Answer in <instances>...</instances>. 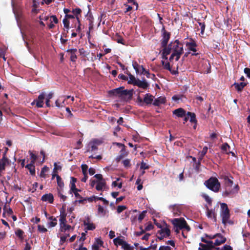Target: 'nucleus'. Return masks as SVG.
<instances>
[{
	"label": "nucleus",
	"mask_w": 250,
	"mask_h": 250,
	"mask_svg": "<svg viewBox=\"0 0 250 250\" xmlns=\"http://www.w3.org/2000/svg\"><path fill=\"white\" fill-rule=\"evenodd\" d=\"M120 179L117 178L116 180L112 182V186L113 187H118L119 188H121L122 187V183L120 182Z\"/></svg>",
	"instance_id": "e433bc0d"
},
{
	"label": "nucleus",
	"mask_w": 250,
	"mask_h": 250,
	"mask_svg": "<svg viewBox=\"0 0 250 250\" xmlns=\"http://www.w3.org/2000/svg\"><path fill=\"white\" fill-rule=\"evenodd\" d=\"M225 187L232 186L233 181L227 176L224 177Z\"/></svg>",
	"instance_id": "a19ab883"
},
{
	"label": "nucleus",
	"mask_w": 250,
	"mask_h": 250,
	"mask_svg": "<svg viewBox=\"0 0 250 250\" xmlns=\"http://www.w3.org/2000/svg\"><path fill=\"white\" fill-rule=\"evenodd\" d=\"M149 168V166L143 161L140 164V169H147Z\"/></svg>",
	"instance_id": "5fc2aeb1"
},
{
	"label": "nucleus",
	"mask_w": 250,
	"mask_h": 250,
	"mask_svg": "<svg viewBox=\"0 0 250 250\" xmlns=\"http://www.w3.org/2000/svg\"><path fill=\"white\" fill-rule=\"evenodd\" d=\"M205 185L208 188L215 192L219 191L220 188V184L215 177H211L206 181Z\"/></svg>",
	"instance_id": "20e7f679"
},
{
	"label": "nucleus",
	"mask_w": 250,
	"mask_h": 250,
	"mask_svg": "<svg viewBox=\"0 0 250 250\" xmlns=\"http://www.w3.org/2000/svg\"><path fill=\"white\" fill-rule=\"evenodd\" d=\"M134 85H137L143 89H146L148 87V84L145 81H141L137 79Z\"/></svg>",
	"instance_id": "cd10ccee"
},
{
	"label": "nucleus",
	"mask_w": 250,
	"mask_h": 250,
	"mask_svg": "<svg viewBox=\"0 0 250 250\" xmlns=\"http://www.w3.org/2000/svg\"><path fill=\"white\" fill-rule=\"evenodd\" d=\"M3 209H4V212L3 213V215H4L5 214L10 215L13 213V211H12V209L9 208H7L6 207H5Z\"/></svg>",
	"instance_id": "3c124183"
},
{
	"label": "nucleus",
	"mask_w": 250,
	"mask_h": 250,
	"mask_svg": "<svg viewBox=\"0 0 250 250\" xmlns=\"http://www.w3.org/2000/svg\"><path fill=\"white\" fill-rule=\"evenodd\" d=\"M122 247L125 250H130V246L125 241L122 245Z\"/></svg>",
	"instance_id": "e2e57ef3"
},
{
	"label": "nucleus",
	"mask_w": 250,
	"mask_h": 250,
	"mask_svg": "<svg viewBox=\"0 0 250 250\" xmlns=\"http://www.w3.org/2000/svg\"><path fill=\"white\" fill-rule=\"evenodd\" d=\"M42 200L44 202H48L49 203H52L54 201V197L52 194H45L42 197Z\"/></svg>",
	"instance_id": "6ab92c4d"
},
{
	"label": "nucleus",
	"mask_w": 250,
	"mask_h": 250,
	"mask_svg": "<svg viewBox=\"0 0 250 250\" xmlns=\"http://www.w3.org/2000/svg\"><path fill=\"white\" fill-rule=\"evenodd\" d=\"M15 234L16 235L19 237L21 240H23L24 239L23 235L24 232L20 229H18L15 230Z\"/></svg>",
	"instance_id": "2f4dec72"
},
{
	"label": "nucleus",
	"mask_w": 250,
	"mask_h": 250,
	"mask_svg": "<svg viewBox=\"0 0 250 250\" xmlns=\"http://www.w3.org/2000/svg\"><path fill=\"white\" fill-rule=\"evenodd\" d=\"M25 167L29 170L30 173L32 175H35V167L34 166V163H30V164H27L25 166Z\"/></svg>",
	"instance_id": "c85d7f7f"
},
{
	"label": "nucleus",
	"mask_w": 250,
	"mask_h": 250,
	"mask_svg": "<svg viewBox=\"0 0 250 250\" xmlns=\"http://www.w3.org/2000/svg\"><path fill=\"white\" fill-rule=\"evenodd\" d=\"M244 73L247 75V76L250 78V69L249 68H245L244 69Z\"/></svg>",
	"instance_id": "338daca9"
},
{
	"label": "nucleus",
	"mask_w": 250,
	"mask_h": 250,
	"mask_svg": "<svg viewBox=\"0 0 250 250\" xmlns=\"http://www.w3.org/2000/svg\"><path fill=\"white\" fill-rule=\"evenodd\" d=\"M186 45L192 55H197V53H195L196 52V44L193 41H191L190 42H186Z\"/></svg>",
	"instance_id": "ddd939ff"
},
{
	"label": "nucleus",
	"mask_w": 250,
	"mask_h": 250,
	"mask_svg": "<svg viewBox=\"0 0 250 250\" xmlns=\"http://www.w3.org/2000/svg\"><path fill=\"white\" fill-rule=\"evenodd\" d=\"M49 23L48 24V26L49 29H52L54 27V24L57 23L58 20L56 16H51L50 17V20L49 21Z\"/></svg>",
	"instance_id": "4be33fe9"
},
{
	"label": "nucleus",
	"mask_w": 250,
	"mask_h": 250,
	"mask_svg": "<svg viewBox=\"0 0 250 250\" xmlns=\"http://www.w3.org/2000/svg\"><path fill=\"white\" fill-rule=\"evenodd\" d=\"M70 232H66L65 233L59 232L57 234L58 237L60 238V243L61 244H63L66 241L67 237L69 236Z\"/></svg>",
	"instance_id": "a211bd4d"
},
{
	"label": "nucleus",
	"mask_w": 250,
	"mask_h": 250,
	"mask_svg": "<svg viewBox=\"0 0 250 250\" xmlns=\"http://www.w3.org/2000/svg\"><path fill=\"white\" fill-rule=\"evenodd\" d=\"M6 160L7 159L5 157H3V158L0 160V172L4 170Z\"/></svg>",
	"instance_id": "ea45409f"
},
{
	"label": "nucleus",
	"mask_w": 250,
	"mask_h": 250,
	"mask_svg": "<svg viewBox=\"0 0 250 250\" xmlns=\"http://www.w3.org/2000/svg\"><path fill=\"white\" fill-rule=\"evenodd\" d=\"M79 52H80V54L81 55H82L83 57H85L86 56L87 53H86V52L85 51V50H84L83 48H80V49H79Z\"/></svg>",
	"instance_id": "69168bd1"
},
{
	"label": "nucleus",
	"mask_w": 250,
	"mask_h": 250,
	"mask_svg": "<svg viewBox=\"0 0 250 250\" xmlns=\"http://www.w3.org/2000/svg\"><path fill=\"white\" fill-rule=\"evenodd\" d=\"M38 230L41 233H45L47 231V229H46L43 226L39 225L38 226Z\"/></svg>",
	"instance_id": "09e8293b"
},
{
	"label": "nucleus",
	"mask_w": 250,
	"mask_h": 250,
	"mask_svg": "<svg viewBox=\"0 0 250 250\" xmlns=\"http://www.w3.org/2000/svg\"><path fill=\"white\" fill-rule=\"evenodd\" d=\"M77 182L76 178L74 177H71V180L70 183V193H72V192L74 191H76V190L78 189V188H76L75 183Z\"/></svg>",
	"instance_id": "bb28decb"
},
{
	"label": "nucleus",
	"mask_w": 250,
	"mask_h": 250,
	"mask_svg": "<svg viewBox=\"0 0 250 250\" xmlns=\"http://www.w3.org/2000/svg\"><path fill=\"white\" fill-rule=\"evenodd\" d=\"M206 215L208 218L211 219L215 218V213L212 209H209L208 208H207L206 211Z\"/></svg>",
	"instance_id": "473e14b6"
},
{
	"label": "nucleus",
	"mask_w": 250,
	"mask_h": 250,
	"mask_svg": "<svg viewBox=\"0 0 250 250\" xmlns=\"http://www.w3.org/2000/svg\"><path fill=\"white\" fill-rule=\"evenodd\" d=\"M137 80V79H136L134 76L131 74L129 75V77L127 79L128 83L129 84H132L133 85L135 84Z\"/></svg>",
	"instance_id": "58836bf2"
},
{
	"label": "nucleus",
	"mask_w": 250,
	"mask_h": 250,
	"mask_svg": "<svg viewBox=\"0 0 250 250\" xmlns=\"http://www.w3.org/2000/svg\"><path fill=\"white\" fill-rule=\"evenodd\" d=\"M139 71H138L137 73H140L141 74H143L144 75H146L148 77V75L149 74L148 71L146 70L143 65H141L140 67V69H139Z\"/></svg>",
	"instance_id": "4c0bfd02"
},
{
	"label": "nucleus",
	"mask_w": 250,
	"mask_h": 250,
	"mask_svg": "<svg viewBox=\"0 0 250 250\" xmlns=\"http://www.w3.org/2000/svg\"><path fill=\"white\" fill-rule=\"evenodd\" d=\"M233 85L235 86V89L238 92H240L241 91L244 87L246 85V84L245 83L241 82L240 83H235Z\"/></svg>",
	"instance_id": "7c9ffc66"
},
{
	"label": "nucleus",
	"mask_w": 250,
	"mask_h": 250,
	"mask_svg": "<svg viewBox=\"0 0 250 250\" xmlns=\"http://www.w3.org/2000/svg\"><path fill=\"white\" fill-rule=\"evenodd\" d=\"M201 196L209 205L211 204L212 200L207 194L203 193Z\"/></svg>",
	"instance_id": "79ce46f5"
},
{
	"label": "nucleus",
	"mask_w": 250,
	"mask_h": 250,
	"mask_svg": "<svg viewBox=\"0 0 250 250\" xmlns=\"http://www.w3.org/2000/svg\"><path fill=\"white\" fill-rule=\"evenodd\" d=\"M229 147H230L228 145V144L226 143V144H223L222 146L221 149H222V151H223L224 152L228 153V151L229 150Z\"/></svg>",
	"instance_id": "de8ad7c7"
},
{
	"label": "nucleus",
	"mask_w": 250,
	"mask_h": 250,
	"mask_svg": "<svg viewBox=\"0 0 250 250\" xmlns=\"http://www.w3.org/2000/svg\"><path fill=\"white\" fill-rule=\"evenodd\" d=\"M123 164L125 167H128L130 166V160L129 159H125L123 161Z\"/></svg>",
	"instance_id": "0e129e2a"
},
{
	"label": "nucleus",
	"mask_w": 250,
	"mask_h": 250,
	"mask_svg": "<svg viewBox=\"0 0 250 250\" xmlns=\"http://www.w3.org/2000/svg\"><path fill=\"white\" fill-rule=\"evenodd\" d=\"M206 238H202V241L206 244H199L198 250H212L215 246H220L226 241V238L221 233L214 235H206Z\"/></svg>",
	"instance_id": "f03ea898"
},
{
	"label": "nucleus",
	"mask_w": 250,
	"mask_h": 250,
	"mask_svg": "<svg viewBox=\"0 0 250 250\" xmlns=\"http://www.w3.org/2000/svg\"><path fill=\"white\" fill-rule=\"evenodd\" d=\"M29 153L30 156V159H31V163H35V161L37 159V156L36 155H35L33 152H32L31 151H29Z\"/></svg>",
	"instance_id": "8fccbe9b"
},
{
	"label": "nucleus",
	"mask_w": 250,
	"mask_h": 250,
	"mask_svg": "<svg viewBox=\"0 0 250 250\" xmlns=\"http://www.w3.org/2000/svg\"><path fill=\"white\" fill-rule=\"evenodd\" d=\"M124 240L120 238H116L114 240V244L117 246H121L123 245Z\"/></svg>",
	"instance_id": "c03bdc74"
},
{
	"label": "nucleus",
	"mask_w": 250,
	"mask_h": 250,
	"mask_svg": "<svg viewBox=\"0 0 250 250\" xmlns=\"http://www.w3.org/2000/svg\"><path fill=\"white\" fill-rule=\"evenodd\" d=\"M96 179V189L98 191H102L106 188V182L102 174H97L94 175Z\"/></svg>",
	"instance_id": "0eeeda50"
},
{
	"label": "nucleus",
	"mask_w": 250,
	"mask_h": 250,
	"mask_svg": "<svg viewBox=\"0 0 250 250\" xmlns=\"http://www.w3.org/2000/svg\"><path fill=\"white\" fill-rule=\"evenodd\" d=\"M173 113L178 117H183L186 115V111L183 108H179L174 110Z\"/></svg>",
	"instance_id": "393cba45"
},
{
	"label": "nucleus",
	"mask_w": 250,
	"mask_h": 250,
	"mask_svg": "<svg viewBox=\"0 0 250 250\" xmlns=\"http://www.w3.org/2000/svg\"><path fill=\"white\" fill-rule=\"evenodd\" d=\"M53 95V93L52 92H50L48 94L47 97V98L46 99V101H45L46 106H47V107H50V104L49 102H50V99L52 98Z\"/></svg>",
	"instance_id": "37998d69"
},
{
	"label": "nucleus",
	"mask_w": 250,
	"mask_h": 250,
	"mask_svg": "<svg viewBox=\"0 0 250 250\" xmlns=\"http://www.w3.org/2000/svg\"><path fill=\"white\" fill-rule=\"evenodd\" d=\"M108 211L103 207L99 205L98 208V214L100 217L108 216Z\"/></svg>",
	"instance_id": "412c9836"
},
{
	"label": "nucleus",
	"mask_w": 250,
	"mask_h": 250,
	"mask_svg": "<svg viewBox=\"0 0 250 250\" xmlns=\"http://www.w3.org/2000/svg\"><path fill=\"white\" fill-rule=\"evenodd\" d=\"M62 22L64 27H65L67 29H68L69 27V22L68 19L66 18H64L62 21Z\"/></svg>",
	"instance_id": "6e6d98bb"
},
{
	"label": "nucleus",
	"mask_w": 250,
	"mask_h": 250,
	"mask_svg": "<svg viewBox=\"0 0 250 250\" xmlns=\"http://www.w3.org/2000/svg\"><path fill=\"white\" fill-rule=\"evenodd\" d=\"M48 167L46 166L42 168L41 172L40 173V176L41 177L45 178V172L47 171Z\"/></svg>",
	"instance_id": "603ef678"
},
{
	"label": "nucleus",
	"mask_w": 250,
	"mask_h": 250,
	"mask_svg": "<svg viewBox=\"0 0 250 250\" xmlns=\"http://www.w3.org/2000/svg\"><path fill=\"white\" fill-rule=\"evenodd\" d=\"M109 94L111 96L119 99L121 101L128 100L131 97L130 92L127 90L124 89L123 87H120L109 91Z\"/></svg>",
	"instance_id": "7ed1b4c3"
},
{
	"label": "nucleus",
	"mask_w": 250,
	"mask_h": 250,
	"mask_svg": "<svg viewBox=\"0 0 250 250\" xmlns=\"http://www.w3.org/2000/svg\"><path fill=\"white\" fill-rule=\"evenodd\" d=\"M44 98L45 94L44 92H42L39 95L37 99L34 100L31 103V105H36L38 108L42 107L44 104Z\"/></svg>",
	"instance_id": "9b49d317"
},
{
	"label": "nucleus",
	"mask_w": 250,
	"mask_h": 250,
	"mask_svg": "<svg viewBox=\"0 0 250 250\" xmlns=\"http://www.w3.org/2000/svg\"><path fill=\"white\" fill-rule=\"evenodd\" d=\"M166 101V98L163 96H161L154 99L153 104L155 106H159L162 104H165Z\"/></svg>",
	"instance_id": "aec40b11"
},
{
	"label": "nucleus",
	"mask_w": 250,
	"mask_h": 250,
	"mask_svg": "<svg viewBox=\"0 0 250 250\" xmlns=\"http://www.w3.org/2000/svg\"><path fill=\"white\" fill-rule=\"evenodd\" d=\"M50 222L47 223V227L49 228H53L55 227L57 224V220L55 217L53 216H50L48 218Z\"/></svg>",
	"instance_id": "a878e982"
},
{
	"label": "nucleus",
	"mask_w": 250,
	"mask_h": 250,
	"mask_svg": "<svg viewBox=\"0 0 250 250\" xmlns=\"http://www.w3.org/2000/svg\"><path fill=\"white\" fill-rule=\"evenodd\" d=\"M81 11H82L79 8L74 9H73V10L72 11L73 14L76 18L78 22H79L80 17H81Z\"/></svg>",
	"instance_id": "c756f323"
},
{
	"label": "nucleus",
	"mask_w": 250,
	"mask_h": 250,
	"mask_svg": "<svg viewBox=\"0 0 250 250\" xmlns=\"http://www.w3.org/2000/svg\"><path fill=\"white\" fill-rule=\"evenodd\" d=\"M154 100V97L149 94H146L144 98V102L147 104H153Z\"/></svg>",
	"instance_id": "5701e85b"
},
{
	"label": "nucleus",
	"mask_w": 250,
	"mask_h": 250,
	"mask_svg": "<svg viewBox=\"0 0 250 250\" xmlns=\"http://www.w3.org/2000/svg\"><path fill=\"white\" fill-rule=\"evenodd\" d=\"M221 217L222 220V223L224 224H226L229 222V210L228 207V206L225 203H221V212H220Z\"/></svg>",
	"instance_id": "39448f33"
},
{
	"label": "nucleus",
	"mask_w": 250,
	"mask_h": 250,
	"mask_svg": "<svg viewBox=\"0 0 250 250\" xmlns=\"http://www.w3.org/2000/svg\"><path fill=\"white\" fill-rule=\"evenodd\" d=\"M54 169H53V172H57L58 170H61L62 169V167L60 165H58L57 163H54Z\"/></svg>",
	"instance_id": "13d9d810"
},
{
	"label": "nucleus",
	"mask_w": 250,
	"mask_h": 250,
	"mask_svg": "<svg viewBox=\"0 0 250 250\" xmlns=\"http://www.w3.org/2000/svg\"><path fill=\"white\" fill-rule=\"evenodd\" d=\"M215 250H232V248L230 246L228 245H225L223 248H217L215 249Z\"/></svg>",
	"instance_id": "052dcab7"
},
{
	"label": "nucleus",
	"mask_w": 250,
	"mask_h": 250,
	"mask_svg": "<svg viewBox=\"0 0 250 250\" xmlns=\"http://www.w3.org/2000/svg\"><path fill=\"white\" fill-rule=\"evenodd\" d=\"M83 225L85 229L86 230H92L95 229V225L92 222H91L88 218L84 220L83 221Z\"/></svg>",
	"instance_id": "dca6fc26"
},
{
	"label": "nucleus",
	"mask_w": 250,
	"mask_h": 250,
	"mask_svg": "<svg viewBox=\"0 0 250 250\" xmlns=\"http://www.w3.org/2000/svg\"><path fill=\"white\" fill-rule=\"evenodd\" d=\"M169 208L171 210V211L173 212L174 215L179 216L180 215V213L181 212V208L180 205H170L169 207Z\"/></svg>",
	"instance_id": "f3484780"
},
{
	"label": "nucleus",
	"mask_w": 250,
	"mask_h": 250,
	"mask_svg": "<svg viewBox=\"0 0 250 250\" xmlns=\"http://www.w3.org/2000/svg\"><path fill=\"white\" fill-rule=\"evenodd\" d=\"M77 51V49H70L67 50V52H69L70 54V60L72 62H75L77 59L76 52Z\"/></svg>",
	"instance_id": "b1692460"
},
{
	"label": "nucleus",
	"mask_w": 250,
	"mask_h": 250,
	"mask_svg": "<svg viewBox=\"0 0 250 250\" xmlns=\"http://www.w3.org/2000/svg\"><path fill=\"white\" fill-rule=\"evenodd\" d=\"M74 230V228L70 225L67 224H63L60 226L59 231L61 233H65L66 232H72Z\"/></svg>",
	"instance_id": "2eb2a0df"
},
{
	"label": "nucleus",
	"mask_w": 250,
	"mask_h": 250,
	"mask_svg": "<svg viewBox=\"0 0 250 250\" xmlns=\"http://www.w3.org/2000/svg\"><path fill=\"white\" fill-rule=\"evenodd\" d=\"M103 244L104 242L100 238H95L92 246V250H100L103 247Z\"/></svg>",
	"instance_id": "4468645a"
},
{
	"label": "nucleus",
	"mask_w": 250,
	"mask_h": 250,
	"mask_svg": "<svg viewBox=\"0 0 250 250\" xmlns=\"http://www.w3.org/2000/svg\"><path fill=\"white\" fill-rule=\"evenodd\" d=\"M238 190L237 185L232 187V186L225 187V190L223 192V195L227 196H232L237 193Z\"/></svg>",
	"instance_id": "9d476101"
},
{
	"label": "nucleus",
	"mask_w": 250,
	"mask_h": 250,
	"mask_svg": "<svg viewBox=\"0 0 250 250\" xmlns=\"http://www.w3.org/2000/svg\"><path fill=\"white\" fill-rule=\"evenodd\" d=\"M104 142L102 138L93 139L90 141L87 145V151H95L98 149V146L101 145Z\"/></svg>",
	"instance_id": "6e6552de"
},
{
	"label": "nucleus",
	"mask_w": 250,
	"mask_h": 250,
	"mask_svg": "<svg viewBox=\"0 0 250 250\" xmlns=\"http://www.w3.org/2000/svg\"><path fill=\"white\" fill-rule=\"evenodd\" d=\"M147 211L146 210L143 211L138 216V220L139 222H141L142 220L145 218Z\"/></svg>",
	"instance_id": "864d4df0"
},
{
	"label": "nucleus",
	"mask_w": 250,
	"mask_h": 250,
	"mask_svg": "<svg viewBox=\"0 0 250 250\" xmlns=\"http://www.w3.org/2000/svg\"><path fill=\"white\" fill-rule=\"evenodd\" d=\"M59 225L60 226L62 225L63 224H66V214L64 213H61L60 215V218H59Z\"/></svg>",
	"instance_id": "c9c22d12"
},
{
	"label": "nucleus",
	"mask_w": 250,
	"mask_h": 250,
	"mask_svg": "<svg viewBox=\"0 0 250 250\" xmlns=\"http://www.w3.org/2000/svg\"><path fill=\"white\" fill-rule=\"evenodd\" d=\"M58 189V196L60 198V199L63 201H64L66 198H67V197L64 195L62 194V190H60L59 188H57Z\"/></svg>",
	"instance_id": "a18cd8bd"
},
{
	"label": "nucleus",
	"mask_w": 250,
	"mask_h": 250,
	"mask_svg": "<svg viewBox=\"0 0 250 250\" xmlns=\"http://www.w3.org/2000/svg\"><path fill=\"white\" fill-rule=\"evenodd\" d=\"M126 208V206H119L118 207H117V211L118 213H120L121 212H122L123 211H124V210H125V209Z\"/></svg>",
	"instance_id": "680f3d73"
},
{
	"label": "nucleus",
	"mask_w": 250,
	"mask_h": 250,
	"mask_svg": "<svg viewBox=\"0 0 250 250\" xmlns=\"http://www.w3.org/2000/svg\"><path fill=\"white\" fill-rule=\"evenodd\" d=\"M159 250H171V248L167 246H163L160 247Z\"/></svg>",
	"instance_id": "774afa93"
},
{
	"label": "nucleus",
	"mask_w": 250,
	"mask_h": 250,
	"mask_svg": "<svg viewBox=\"0 0 250 250\" xmlns=\"http://www.w3.org/2000/svg\"><path fill=\"white\" fill-rule=\"evenodd\" d=\"M132 66L134 68V69L135 70L136 73H137L139 71V69H140V67L141 65L138 64V63L136 62H132Z\"/></svg>",
	"instance_id": "bf43d9fd"
},
{
	"label": "nucleus",
	"mask_w": 250,
	"mask_h": 250,
	"mask_svg": "<svg viewBox=\"0 0 250 250\" xmlns=\"http://www.w3.org/2000/svg\"><path fill=\"white\" fill-rule=\"evenodd\" d=\"M187 116H188L189 121L191 123H196L197 121L196 119V116L194 113L188 112L187 113Z\"/></svg>",
	"instance_id": "72a5a7b5"
},
{
	"label": "nucleus",
	"mask_w": 250,
	"mask_h": 250,
	"mask_svg": "<svg viewBox=\"0 0 250 250\" xmlns=\"http://www.w3.org/2000/svg\"><path fill=\"white\" fill-rule=\"evenodd\" d=\"M57 182L59 187V189L62 190L64 186V183L62 178L59 175H57Z\"/></svg>",
	"instance_id": "f704fd0d"
},
{
	"label": "nucleus",
	"mask_w": 250,
	"mask_h": 250,
	"mask_svg": "<svg viewBox=\"0 0 250 250\" xmlns=\"http://www.w3.org/2000/svg\"><path fill=\"white\" fill-rule=\"evenodd\" d=\"M183 52V45L178 40L171 42L167 47L164 48L161 51L162 56L161 62L164 68L171 74H175L178 66L174 64L173 60L178 61Z\"/></svg>",
	"instance_id": "f257e3e1"
},
{
	"label": "nucleus",
	"mask_w": 250,
	"mask_h": 250,
	"mask_svg": "<svg viewBox=\"0 0 250 250\" xmlns=\"http://www.w3.org/2000/svg\"><path fill=\"white\" fill-rule=\"evenodd\" d=\"M162 39L161 40V45L165 48L167 47V42L170 38V33L167 32L164 28L162 29Z\"/></svg>",
	"instance_id": "f8f14e48"
},
{
	"label": "nucleus",
	"mask_w": 250,
	"mask_h": 250,
	"mask_svg": "<svg viewBox=\"0 0 250 250\" xmlns=\"http://www.w3.org/2000/svg\"><path fill=\"white\" fill-rule=\"evenodd\" d=\"M82 171L83 174H87L88 167L86 164H83L81 166Z\"/></svg>",
	"instance_id": "4d7b16f0"
},
{
	"label": "nucleus",
	"mask_w": 250,
	"mask_h": 250,
	"mask_svg": "<svg viewBox=\"0 0 250 250\" xmlns=\"http://www.w3.org/2000/svg\"><path fill=\"white\" fill-rule=\"evenodd\" d=\"M172 224L175 228H179L181 230H186L187 231L190 230L189 227L187 225L186 221L183 218H175L171 221Z\"/></svg>",
	"instance_id": "423d86ee"
},
{
	"label": "nucleus",
	"mask_w": 250,
	"mask_h": 250,
	"mask_svg": "<svg viewBox=\"0 0 250 250\" xmlns=\"http://www.w3.org/2000/svg\"><path fill=\"white\" fill-rule=\"evenodd\" d=\"M153 229V226L151 223H148L145 225V228L144 230L149 231Z\"/></svg>",
	"instance_id": "49530a36"
},
{
	"label": "nucleus",
	"mask_w": 250,
	"mask_h": 250,
	"mask_svg": "<svg viewBox=\"0 0 250 250\" xmlns=\"http://www.w3.org/2000/svg\"><path fill=\"white\" fill-rule=\"evenodd\" d=\"M170 230L166 225L165 227L162 228L157 232V238L159 240H162L163 238L167 237L170 235Z\"/></svg>",
	"instance_id": "1a4fd4ad"
}]
</instances>
